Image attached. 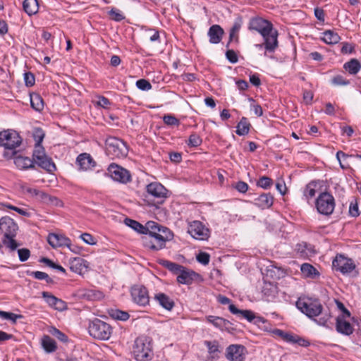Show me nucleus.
I'll return each mask as SVG.
<instances>
[{
    "label": "nucleus",
    "instance_id": "1",
    "mask_svg": "<svg viewBox=\"0 0 361 361\" xmlns=\"http://www.w3.org/2000/svg\"><path fill=\"white\" fill-rule=\"evenodd\" d=\"M147 232L142 237L143 245L152 250H159L165 247L166 241L172 239L173 235L166 227L154 221L146 224Z\"/></svg>",
    "mask_w": 361,
    "mask_h": 361
},
{
    "label": "nucleus",
    "instance_id": "2",
    "mask_svg": "<svg viewBox=\"0 0 361 361\" xmlns=\"http://www.w3.org/2000/svg\"><path fill=\"white\" fill-rule=\"evenodd\" d=\"M18 229L17 224L11 217L4 216L0 219V231L4 233L2 242L4 245L11 250H15L18 246L14 239Z\"/></svg>",
    "mask_w": 361,
    "mask_h": 361
},
{
    "label": "nucleus",
    "instance_id": "3",
    "mask_svg": "<svg viewBox=\"0 0 361 361\" xmlns=\"http://www.w3.org/2000/svg\"><path fill=\"white\" fill-rule=\"evenodd\" d=\"M152 339L142 336L135 341L133 353L137 360L147 361L152 358Z\"/></svg>",
    "mask_w": 361,
    "mask_h": 361
},
{
    "label": "nucleus",
    "instance_id": "4",
    "mask_svg": "<svg viewBox=\"0 0 361 361\" xmlns=\"http://www.w3.org/2000/svg\"><path fill=\"white\" fill-rule=\"evenodd\" d=\"M105 148L106 154L111 159L126 157L128 152L126 143L116 137H109L106 139Z\"/></svg>",
    "mask_w": 361,
    "mask_h": 361
},
{
    "label": "nucleus",
    "instance_id": "5",
    "mask_svg": "<svg viewBox=\"0 0 361 361\" xmlns=\"http://www.w3.org/2000/svg\"><path fill=\"white\" fill-rule=\"evenodd\" d=\"M88 331L90 335L94 338L99 340H108L112 333V328L107 323L95 319L89 325Z\"/></svg>",
    "mask_w": 361,
    "mask_h": 361
},
{
    "label": "nucleus",
    "instance_id": "6",
    "mask_svg": "<svg viewBox=\"0 0 361 361\" xmlns=\"http://www.w3.org/2000/svg\"><path fill=\"white\" fill-rule=\"evenodd\" d=\"M32 160L39 166L46 170L48 172H53L56 170V166L45 153L44 148L42 145L35 146L32 154Z\"/></svg>",
    "mask_w": 361,
    "mask_h": 361
},
{
    "label": "nucleus",
    "instance_id": "7",
    "mask_svg": "<svg viewBox=\"0 0 361 361\" xmlns=\"http://www.w3.org/2000/svg\"><path fill=\"white\" fill-rule=\"evenodd\" d=\"M296 306L310 318L318 316L322 311V305L318 300L299 299L296 302Z\"/></svg>",
    "mask_w": 361,
    "mask_h": 361
},
{
    "label": "nucleus",
    "instance_id": "8",
    "mask_svg": "<svg viewBox=\"0 0 361 361\" xmlns=\"http://www.w3.org/2000/svg\"><path fill=\"white\" fill-rule=\"evenodd\" d=\"M146 189L147 193L146 198L149 199L148 201H149L150 198L152 197L154 201L152 204H161L167 197L168 190L159 183H151L147 185Z\"/></svg>",
    "mask_w": 361,
    "mask_h": 361
},
{
    "label": "nucleus",
    "instance_id": "9",
    "mask_svg": "<svg viewBox=\"0 0 361 361\" xmlns=\"http://www.w3.org/2000/svg\"><path fill=\"white\" fill-rule=\"evenodd\" d=\"M316 207L322 214H331L335 208L334 197L329 192L321 193L316 200Z\"/></svg>",
    "mask_w": 361,
    "mask_h": 361
},
{
    "label": "nucleus",
    "instance_id": "10",
    "mask_svg": "<svg viewBox=\"0 0 361 361\" xmlns=\"http://www.w3.org/2000/svg\"><path fill=\"white\" fill-rule=\"evenodd\" d=\"M21 141V137L16 131L0 132V146L6 149H13L20 145Z\"/></svg>",
    "mask_w": 361,
    "mask_h": 361
},
{
    "label": "nucleus",
    "instance_id": "11",
    "mask_svg": "<svg viewBox=\"0 0 361 361\" xmlns=\"http://www.w3.org/2000/svg\"><path fill=\"white\" fill-rule=\"evenodd\" d=\"M332 266L334 269L341 272L343 274L351 273L356 267L353 260L343 255H337L333 260Z\"/></svg>",
    "mask_w": 361,
    "mask_h": 361
},
{
    "label": "nucleus",
    "instance_id": "12",
    "mask_svg": "<svg viewBox=\"0 0 361 361\" xmlns=\"http://www.w3.org/2000/svg\"><path fill=\"white\" fill-rule=\"evenodd\" d=\"M229 311L238 317L239 318H244L250 322L261 326V324H265L267 321L260 316H257L255 313L249 310H241L237 308L234 305L228 306Z\"/></svg>",
    "mask_w": 361,
    "mask_h": 361
},
{
    "label": "nucleus",
    "instance_id": "13",
    "mask_svg": "<svg viewBox=\"0 0 361 361\" xmlns=\"http://www.w3.org/2000/svg\"><path fill=\"white\" fill-rule=\"evenodd\" d=\"M188 232L192 238L200 240H207L210 233L209 228L199 221H194L190 223Z\"/></svg>",
    "mask_w": 361,
    "mask_h": 361
},
{
    "label": "nucleus",
    "instance_id": "14",
    "mask_svg": "<svg viewBox=\"0 0 361 361\" xmlns=\"http://www.w3.org/2000/svg\"><path fill=\"white\" fill-rule=\"evenodd\" d=\"M107 170L111 178L116 181L122 183L130 181L131 176L129 171L117 164H111Z\"/></svg>",
    "mask_w": 361,
    "mask_h": 361
},
{
    "label": "nucleus",
    "instance_id": "15",
    "mask_svg": "<svg viewBox=\"0 0 361 361\" xmlns=\"http://www.w3.org/2000/svg\"><path fill=\"white\" fill-rule=\"evenodd\" d=\"M271 27L273 25L271 22L261 18H252L249 23V29L257 31L262 36L270 31Z\"/></svg>",
    "mask_w": 361,
    "mask_h": 361
},
{
    "label": "nucleus",
    "instance_id": "16",
    "mask_svg": "<svg viewBox=\"0 0 361 361\" xmlns=\"http://www.w3.org/2000/svg\"><path fill=\"white\" fill-rule=\"evenodd\" d=\"M246 349L241 345H231L226 348V357L230 361H244Z\"/></svg>",
    "mask_w": 361,
    "mask_h": 361
},
{
    "label": "nucleus",
    "instance_id": "17",
    "mask_svg": "<svg viewBox=\"0 0 361 361\" xmlns=\"http://www.w3.org/2000/svg\"><path fill=\"white\" fill-rule=\"evenodd\" d=\"M278 31L273 27L266 35H263L264 44L266 51L273 53L279 47Z\"/></svg>",
    "mask_w": 361,
    "mask_h": 361
},
{
    "label": "nucleus",
    "instance_id": "18",
    "mask_svg": "<svg viewBox=\"0 0 361 361\" xmlns=\"http://www.w3.org/2000/svg\"><path fill=\"white\" fill-rule=\"evenodd\" d=\"M133 300L138 305L145 306L149 302L148 291L142 286H135L131 290Z\"/></svg>",
    "mask_w": 361,
    "mask_h": 361
},
{
    "label": "nucleus",
    "instance_id": "19",
    "mask_svg": "<svg viewBox=\"0 0 361 361\" xmlns=\"http://www.w3.org/2000/svg\"><path fill=\"white\" fill-rule=\"evenodd\" d=\"M47 240L52 247H71V240L63 235L56 233H51L48 235Z\"/></svg>",
    "mask_w": 361,
    "mask_h": 361
},
{
    "label": "nucleus",
    "instance_id": "20",
    "mask_svg": "<svg viewBox=\"0 0 361 361\" xmlns=\"http://www.w3.org/2000/svg\"><path fill=\"white\" fill-rule=\"evenodd\" d=\"M42 297L49 306L54 307L59 311H63L67 308L66 303L62 300L55 297L48 292H42Z\"/></svg>",
    "mask_w": 361,
    "mask_h": 361
},
{
    "label": "nucleus",
    "instance_id": "21",
    "mask_svg": "<svg viewBox=\"0 0 361 361\" xmlns=\"http://www.w3.org/2000/svg\"><path fill=\"white\" fill-rule=\"evenodd\" d=\"M199 275L194 271L183 267L177 275V281L182 284H191L195 277Z\"/></svg>",
    "mask_w": 361,
    "mask_h": 361
},
{
    "label": "nucleus",
    "instance_id": "22",
    "mask_svg": "<svg viewBox=\"0 0 361 361\" xmlns=\"http://www.w3.org/2000/svg\"><path fill=\"white\" fill-rule=\"evenodd\" d=\"M76 162L81 170H89L93 169L96 163L90 156L87 153L80 154L76 159Z\"/></svg>",
    "mask_w": 361,
    "mask_h": 361
},
{
    "label": "nucleus",
    "instance_id": "23",
    "mask_svg": "<svg viewBox=\"0 0 361 361\" xmlns=\"http://www.w3.org/2000/svg\"><path fill=\"white\" fill-rule=\"evenodd\" d=\"M70 269L75 273L81 274L87 268V262L81 257H74L69 260Z\"/></svg>",
    "mask_w": 361,
    "mask_h": 361
},
{
    "label": "nucleus",
    "instance_id": "24",
    "mask_svg": "<svg viewBox=\"0 0 361 361\" xmlns=\"http://www.w3.org/2000/svg\"><path fill=\"white\" fill-rule=\"evenodd\" d=\"M224 33V30L221 27L220 25H212L208 31L209 42L212 44H218L221 42Z\"/></svg>",
    "mask_w": 361,
    "mask_h": 361
},
{
    "label": "nucleus",
    "instance_id": "25",
    "mask_svg": "<svg viewBox=\"0 0 361 361\" xmlns=\"http://www.w3.org/2000/svg\"><path fill=\"white\" fill-rule=\"evenodd\" d=\"M274 202V197L270 193H262L255 199V204L262 208H269Z\"/></svg>",
    "mask_w": 361,
    "mask_h": 361
},
{
    "label": "nucleus",
    "instance_id": "26",
    "mask_svg": "<svg viewBox=\"0 0 361 361\" xmlns=\"http://www.w3.org/2000/svg\"><path fill=\"white\" fill-rule=\"evenodd\" d=\"M336 328L338 332L345 335H350L353 332L352 325L340 317L336 318Z\"/></svg>",
    "mask_w": 361,
    "mask_h": 361
},
{
    "label": "nucleus",
    "instance_id": "27",
    "mask_svg": "<svg viewBox=\"0 0 361 361\" xmlns=\"http://www.w3.org/2000/svg\"><path fill=\"white\" fill-rule=\"evenodd\" d=\"M206 319L208 322L221 330L227 329L228 326L231 324L229 321L216 316L209 315L206 317Z\"/></svg>",
    "mask_w": 361,
    "mask_h": 361
},
{
    "label": "nucleus",
    "instance_id": "28",
    "mask_svg": "<svg viewBox=\"0 0 361 361\" xmlns=\"http://www.w3.org/2000/svg\"><path fill=\"white\" fill-rule=\"evenodd\" d=\"M154 299L159 304L167 310H171L174 306L173 301L166 294L159 293L154 295Z\"/></svg>",
    "mask_w": 361,
    "mask_h": 361
},
{
    "label": "nucleus",
    "instance_id": "29",
    "mask_svg": "<svg viewBox=\"0 0 361 361\" xmlns=\"http://www.w3.org/2000/svg\"><path fill=\"white\" fill-rule=\"evenodd\" d=\"M14 164L17 168L21 170L32 169L35 166L32 159L22 156L16 157L14 159Z\"/></svg>",
    "mask_w": 361,
    "mask_h": 361
},
{
    "label": "nucleus",
    "instance_id": "30",
    "mask_svg": "<svg viewBox=\"0 0 361 361\" xmlns=\"http://www.w3.org/2000/svg\"><path fill=\"white\" fill-rule=\"evenodd\" d=\"M23 8L27 15L32 16L38 11V1L37 0H24L23 2Z\"/></svg>",
    "mask_w": 361,
    "mask_h": 361
},
{
    "label": "nucleus",
    "instance_id": "31",
    "mask_svg": "<svg viewBox=\"0 0 361 361\" xmlns=\"http://www.w3.org/2000/svg\"><path fill=\"white\" fill-rule=\"evenodd\" d=\"M296 251L300 257L304 258L311 257L314 254L310 245H307L305 243L298 244Z\"/></svg>",
    "mask_w": 361,
    "mask_h": 361
},
{
    "label": "nucleus",
    "instance_id": "32",
    "mask_svg": "<svg viewBox=\"0 0 361 361\" xmlns=\"http://www.w3.org/2000/svg\"><path fill=\"white\" fill-rule=\"evenodd\" d=\"M343 68L348 71L350 74L355 75L361 69V64L356 59H352L343 65Z\"/></svg>",
    "mask_w": 361,
    "mask_h": 361
},
{
    "label": "nucleus",
    "instance_id": "33",
    "mask_svg": "<svg viewBox=\"0 0 361 361\" xmlns=\"http://www.w3.org/2000/svg\"><path fill=\"white\" fill-rule=\"evenodd\" d=\"M78 295L88 300H94L99 299L102 297V293L94 290L83 289L78 292Z\"/></svg>",
    "mask_w": 361,
    "mask_h": 361
},
{
    "label": "nucleus",
    "instance_id": "34",
    "mask_svg": "<svg viewBox=\"0 0 361 361\" xmlns=\"http://www.w3.org/2000/svg\"><path fill=\"white\" fill-rule=\"evenodd\" d=\"M283 341L290 343H298L301 346H307L309 342L293 334L286 333Z\"/></svg>",
    "mask_w": 361,
    "mask_h": 361
},
{
    "label": "nucleus",
    "instance_id": "35",
    "mask_svg": "<svg viewBox=\"0 0 361 361\" xmlns=\"http://www.w3.org/2000/svg\"><path fill=\"white\" fill-rule=\"evenodd\" d=\"M42 345L47 353H52L56 349L55 341L49 336H44L42 339Z\"/></svg>",
    "mask_w": 361,
    "mask_h": 361
},
{
    "label": "nucleus",
    "instance_id": "36",
    "mask_svg": "<svg viewBox=\"0 0 361 361\" xmlns=\"http://www.w3.org/2000/svg\"><path fill=\"white\" fill-rule=\"evenodd\" d=\"M31 106L36 111H40L44 108V102L41 96L37 93L30 95Z\"/></svg>",
    "mask_w": 361,
    "mask_h": 361
},
{
    "label": "nucleus",
    "instance_id": "37",
    "mask_svg": "<svg viewBox=\"0 0 361 361\" xmlns=\"http://www.w3.org/2000/svg\"><path fill=\"white\" fill-rule=\"evenodd\" d=\"M340 39V36L331 30H326L323 32L322 40L326 44H336L339 42Z\"/></svg>",
    "mask_w": 361,
    "mask_h": 361
},
{
    "label": "nucleus",
    "instance_id": "38",
    "mask_svg": "<svg viewBox=\"0 0 361 361\" xmlns=\"http://www.w3.org/2000/svg\"><path fill=\"white\" fill-rule=\"evenodd\" d=\"M250 123L245 117H243L237 125L236 133L238 135H245L249 133Z\"/></svg>",
    "mask_w": 361,
    "mask_h": 361
},
{
    "label": "nucleus",
    "instance_id": "39",
    "mask_svg": "<svg viewBox=\"0 0 361 361\" xmlns=\"http://www.w3.org/2000/svg\"><path fill=\"white\" fill-rule=\"evenodd\" d=\"M124 223L126 226L130 227L135 231L140 233H145L147 232L146 226H144L141 224H140L138 221H136L135 220L126 218L124 220Z\"/></svg>",
    "mask_w": 361,
    "mask_h": 361
},
{
    "label": "nucleus",
    "instance_id": "40",
    "mask_svg": "<svg viewBox=\"0 0 361 361\" xmlns=\"http://www.w3.org/2000/svg\"><path fill=\"white\" fill-rule=\"evenodd\" d=\"M160 264L163 267L173 272V274L178 275L180 271L183 266L176 264L175 262H172L166 259H162L160 261Z\"/></svg>",
    "mask_w": 361,
    "mask_h": 361
},
{
    "label": "nucleus",
    "instance_id": "41",
    "mask_svg": "<svg viewBox=\"0 0 361 361\" xmlns=\"http://www.w3.org/2000/svg\"><path fill=\"white\" fill-rule=\"evenodd\" d=\"M300 270L306 277L314 278L319 274L317 269L312 265L307 263L302 264Z\"/></svg>",
    "mask_w": 361,
    "mask_h": 361
},
{
    "label": "nucleus",
    "instance_id": "42",
    "mask_svg": "<svg viewBox=\"0 0 361 361\" xmlns=\"http://www.w3.org/2000/svg\"><path fill=\"white\" fill-rule=\"evenodd\" d=\"M110 315L112 318L121 321H126L129 318V314L128 312L118 310H112L110 312Z\"/></svg>",
    "mask_w": 361,
    "mask_h": 361
},
{
    "label": "nucleus",
    "instance_id": "43",
    "mask_svg": "<svg viewBox=\"0 0 361 361\" xmlns=\"http://www.w3.org/2000/svg\"><path fill=\"white\" fill-rule=\"evenodd\" d=\"M145 36L149 38V41L152 42H160L159 32L154 29L146 30Z\"/></svg>",
    "mask_w": 361,
    "mask_h": 361
},
{
    "label": "nucleus",
    "instance_id": "44",
    "mask_svg": "<svg viewBox=\"0 0 361 361\" xmlns=\"http://www.w3.org/2000/svg\"><path fill=\"white\" fill-rule=\"evenodd\" d=\"M0 317L4 319L11 320L14 324L16 322L17 319L23 318V315L21 314H16L1 310H0Z\"/></svg>",
    "mask_w": 361,
    "mask_h": 361
},
{
    "label": "nucleus",
    "instance_id": "45",
    "mask_svg": "<svg viewBox=\"0 0 361 361\" xmlns=\"http://www.w3.org/2000/svg\"><path fill=\"white\" fill-rule=\"evenodd\" d=\"M44 133L42 128H35L33 130L32 136L35 141V145H42L41 143L44 137Z\"/></svg>",
    "mask_w": 361,
    "mask_h": 361
},
{
    "label": "nucleus",
    "instance_id": "46",
    "mask_svg": "<svg viewBox=\"0 0 361 361\" xmlns=\"http://www.w3.org/2000/svg\"><path fill=\"white\" fill-rule=\"evenodd\" d=\"M163 121L165 124L170 126H179L180 121L178 118H176L174 116L171 114L164 115L163 117Z\"/></svg>",
    "mask_w": 361,
    "mask_h": 361
},
{
    "label": "nucleus",
    "instance_id": "47",
    "mask_svg": "<svg viewBox=\"0 0 361 361\" xmlns=\"http://www.w3.org/2000/svg\"><path fill=\"white\" fill-rule=\"evenodd\" d=\"M204 344L207 347L208 352H209V354H215V353L219 352V343H218L217 341H204Z\"/></svg>",
    "mask_w": 361,
    "mask_h": 361
},
{
    "label": "nucleus",
    "instance_id": "48",
    "mask_svg": "<svg viewBox=\"0 0 361 361\" xmlns=\"http://www.w3.org/2000/svg\"><path fill=\"white\" fill-rule=\"evenodd\" d=\"M353 157H354V155H348V154L343 152L342 151H338L336 153V158H337L338 161H339L340 166L343 169H346L349 168V165L348 164H343L342 163V161H341V159H343L344 160V159H345L347 158H352Z\"/></svg>",
    "mask_w": 361,
    "mask_h": 361
},
{
    "label": "nucleus",
    "instance_id": "49",
    "mask_svg": "<svg viewBox=\"0 0 361 361\" xmlns=\"http://www.w3.org/2000/svg\"><path fill=\"white\" fill-rule=\"evenodd\" d=\"M273 184L272 180L267 176H262L259 178L257 182V185L264 188L267 189L270 188Z\"/></svg>",
    "mask_w": 361,
    "mask_h": 361
},
{
    "label": "nucleus",
    "instance_id": "50",
    "mask_svg": "<svg viewBox=\"0 0 361 361\" xmlns=\"http://www.w3.org/2000/svg\"><path fill=\"white\" fill-rule=\"evenodd\" d=\"M136 86L138 89L147 91L152 89L151 83L145 79H140L136 82Z\"/></svg>",
    "mask_w": 361,
    "mask_h": 361
},
{
    "label": "nucleus",
    "instance_id": "51",
    "mask_svg": "<svg viewBox=\"0 0 361 361\" xmlns=\"http://www.w3.org/2000/svg\"><path fill=\"white\" fill-rule=\"evenodd\" d=\"M31 275L33 276L35 279L38 280H45L47 283H51L52 279L49 276V275L42 271H32Z\"/></svg>",
    "mask_w": 361,
    "mask_h": 361
},
{
    "label": "nucleus",
    "instance_id": "52",
    "mask_svg": "<svg viewBox=\"0 0 361 361\" xmlns=\"http://www.w3.org/2000/svg\"><path fill=\"white\" fill-rule=\"evenodd\" d=\"M32 197H35L38 200L46 202L48 198V195L42 191L38 190L37 189L32 188V193L30 195Z\"/></svg>",
    "mask_w": 361,
    "mask_h": 361
},
{
    "label": "nucleus",
    "instance_id": "53",
    "mask_svg": "<svg viewBox=\"0 0 361 361\" xmlns=\"http://www.w3.org/2000/svg\"><path fill=\"white\" fill-rule=\"evenodd\" d=\"M202 140L199 135L195 133L190 135L188 145L190 147H197L200 145Z\"/></svg>",
    "mask_w": 361,
    "mask_h": 361
},
{
    "label": "nucleus",
    "instance_id": "54",
    "mask_svg": "<svg viewBox=\"0 0 361 361\" xmlns=\"http://www.w3.org/2000/svg\"><path fill=\"white\" fill-rule=\"evenodd\" d=\"M315 186H316L315 184H314L313 183H310L308 185H307V186L305 189V191H304V195L307 198H312L315 195V193H316V190L314 189Z\"/></svg>",
    "mask_w": 361,
    "mask_h": 361
},
{
    "label": "nucleus",
    "instance_id": "55",
    "mask_svg": "<svg viewBox=\"0 0 361 361\" xmlns=\"http://www.w3.org/2000/svg\"><path fill=\"white\" fill-rule=\"evenodd\" d=\"M109 15L114 20L117 22L121 21L125 18V16L120 12V11L116 8H112L109 11Z\"/></svg>",
    "mask_w": 361,
    "mask_h": 361
},
{
    "label": "nucleus",
    "instance_id": "56",
    "mask_svg": "<svg viewBox=\"0 0 361 361\" xmlns=\"http://www.w3.org/2000/svg\"><path fill=\"white\" fill-rule=\"evenodd\" d=\"M18 257L20 262H25L30 256V252L27 248H21L18 250Z\"/></svg>",
    "mask_w": 361,
    "mask_h": 361
},
{
    "label": "nucleus",
    "instance_id": "57",
    "mask_svg": "<svg viewBox=\"0 0 361 361\" xmlns=\"http://www.w3.org/2000/svg\"><path fill=\"white\" fill-rule=\"evenodd\" d=\"M50 333L61 341L66 342L68 340V337L56 328H52L50 330Z\"/></svg>",
    "mask_w": 361,
    "mask_h": 361
},
{
    "label": "nucleus",
    "instance_id": "58",
    "mask_svg": "<svg viewBox=\"0 0 361 361\" xmlns=\"http://www.w3.org/2000/svg\"><path fill=\"white\" fill-rule=\"evenodd\" d=\"M250 101L252 102L251 109L257 116H261L263 114L262 108L258 104H256L253 99L250 98Z\"/></svg>",
    "mask_w": 361,
    "mask_h": 361
},
{
    "label": "nucleus",
    "instance_id": "59",
    "mask_svg": "<svg viewBox=\"0 0 361 361\" xmlns=\"http://www.w3.org/2000/svg\"><path fill=\"white\" fill-rule=\"evenodd\" d=\"M209 258L210 256L207 252H200L197 255V260L204 265L209 264Z\"/></svg>",
    "mask_w": 361,
    "mask_h": 361
},
{
    "label": "nucleus",
    "instance_id": "60",
    "mask_svg": "<svg viewBox=\"0 0 361 361\" xmlns=\"http://www.w3.org/2000/svg\"><path fill=\"white\" fill-rule=\"evenodd\" d=\"M24 80L26 86L31 87L35 84V76L32 73L28 72L24 74Z\"/></svg>",
    "mask_w": 361,
    "mask_h": 361
},
{
    "label": "nucleus",
    "instance_id": "61",
    "mask_svg": "<svg viewBox=\"0 0 361 361\" xmlns=\"http://www.w3.org/2000/svg\"><path fill=\"white\" fill-rule=\"evenodd\" d=\"M332 83L335 85H347L349 84V81L341 75H336L332 79Z\"/></svg>",
    "mask_w": 361,
    "mask_h": 361
},
{
    "label": "nucleus",
    "instance_id": "62",
    "mask_svg": "<svg viewBox=\"0 0 361 361\" xmlns=\"http://www.w3.org/2000/svg\"><path fill=\"white\" fill-rule=\"evenodd\" d=\"M226 59L232 63H235L238 62V56L235 52L232 49H228L226 52Z\"/></svg>",
    "mask_w": 361,
    "mask_h": 361
},
{
    "label": "nucleus",
    "instance_id": "63",
    "mask_svg": "<svg viewBox=\"0 0 361 361\" xmlns=\"http://www.w3.org/2000/svg\"><path fill=\"white\" fill-rule=\"evenodd\" d=\"M81 239L88 245H94L96 243L93 236L89 233H83L80 235Z\"/></svg>",
    "mask_w": 361,
    "mask_h": 361
},
{
    "label": "nucleus",
    "instance_id": "64",
    "mask_svg": "<svg viewBox=\"0 0 361 361\" xmlns=\"http://www.w3.org/2000/svg\"><path fill=\"white\" fill-rule=\"evenodd\" d=\"M235 188L240 192L245 193L248 190V185L243 181H238Z\"/></svg>",
    "mask_w": 361,
    "mask_h": 361
}]
</instances>
